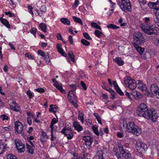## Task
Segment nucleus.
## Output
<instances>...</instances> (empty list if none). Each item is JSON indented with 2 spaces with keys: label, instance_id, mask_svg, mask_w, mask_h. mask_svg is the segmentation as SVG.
Returning <instances> with one entry per match:
<instances>
[{
  "label": "nucleus",
  "instance_id": "obj_32",
  "mask_svg": "<svg viewBox=\"0 0 159 159\" xmlns=\"http://www.w3.org/2000/svg\"><path fill=\"white\" fill-rule=\"evenodd\" d=\"M27 146V151L28 152L31 154H33L34 152V150L32 147L31 146L26 144Z\"/></svg>",
  "mask_w": 159,
  "mask_h": 159
},
{
  "label": "nucleus",
  "instance_id": "obj_11",
  "mask_svg": "<svg viewBox=\"0 0 159 159\" xmlns=\"http://www.w3.org/2000/svg\"><path fill=\"white\" fill-rule=\"evenodd\" d=\"M120 153L122 157L126 159L129 158L131 157V154L127 149H124L122 146L119 147Z\"/></svg>",
  "mask_w": 159,
  "mask_h": 159
},
{
  "label": "nucleus",
  "instance_id": "obj_28",
  "mask_svg": "<svg viewBox=\"0 0 159 159\" xmlns=\"http://www.w3.org/2000/svg\"><path fill=\"white\" fill-rule=\"evenodd\" d=\"M60 21L64 25H70V21L67 18H62L60 19Z\"/></svg>",
  "mask_w": 159,
  "mask_h": 159
},
{
  "label": "nucleus",
  "instance_id": "obj_47",
  "mask_svg": "<svg viewBox=\"0 0 159 159\" xmlns=\"http://www.w3.org/2000/svg\"><path fill=\"white\" fill-rule=\"evenodd\" d=\"M123 19L122 18H120L119 20V24L121 26H126V24L125 23H123Z\"/></svg>",
  "mask_w": 159,
  "mask_h": 159
},
{
  "label": "nucleus",
  "instance_id": "obj_43",
  "mask_svg": "<svg viewBox=\"0 0 159 159\" xmlns=\"http://www.w3.org/2000/svg\"><path fill=\"white\" fill-rule=\"evenodd\" d=\"M79 4V2L78 0H75V2L72 6L73 9H75Z\"/></svg>",
  "mask_w": 159,
  "mask_h": 159
},
{
  "label": "nucleus",
  "instance_id": "obj_13",
  "mask_svg": "<svg viewBox=\"0 0 159 159\" xmlns=\"http://www.w3.org/2000/svg\"><path fill=\"white\" fill-rule=\"evenodd\" d=\"M9 105L10 108L12 110L16 112H19L21 110L19 105L17 103L15 100H13L12 102L10 103Z\"/></svg>",
  "mask_w": 159,
  "mask_h": 159
},
{
  "label": "nucleus",
  "instance_id": "obj_55",
  "mask_svg": "<svg viewBox=\"0 0 159 159\" xmlns=\"http://www.w3.org/2000/svg\"><path fill=\"white\" fill-rule=\"evenodd\" d=\"M36 91L39 93H43L44 91V89L41 88H39L37 89H35Z\"/></svg>",
  "mask_w": 159,
  "mask_h": 159
},
{
  "label": "nucleus",
  "instance_id": "obj_50",
  "mask_svg": "<svg viewBox=\"0 0 159 159\" xmlns=\"http://www.w3.org/2000/svg\"><path fill=\"white\" fill-rule=\"evenodd\" d=\"M1 118L3 120H7L8 118V116L5 114L2 115L1 116Z\"/></svg>",
  "mask_w": 159,
  "mask_h": 159
},
{
  "label": "nucleus",
  "instance_id": "obj_49",
  "mask_svg": "<svg viewBox=\"0 0 159 159\" xmlns=\"http://www.w3.org/2000/svg\"><path fill=\"white\" fill-rule=\"evenodd\" d=\"M28 8L29 10V12L31 14L33 15V13L32 11L33 9V7L31 5H29L28 6Z\"/></svg>",
  "mask_w": 159,
  "mask_h": 159
},
{
  "label": "nucleus",
  "instance_id": "obj_34",
  "mask_svg": "<svg viewBox=\"0 0 159 159\" xmlns=\"http://www.w3.org/2000/svg\"><path fill=\"white\" fill-rule=\"evenodd\" d=\"M103 153L102 151L101 150H99L98 151L97 155L98 157V159H103Z\"/></svg>",
  "mask_w": 159,
  "mask_h": 159
},
{
  "label": "nucleus",
  "instance_id": "obj_33",
  "mask_svg": "<svg viewBox=\"0 0 159 159\" xmlns=\"http://www.w3.org/2000/svg\"><path fill=\"white\" fill-rule=\"evenodd\" d=\"M92 129L94 133L97 136L99 135V133L98 132V126L96 125L93 126L92 128Z\"/></svg>",
  "mask_w": 159,
  "mask_h": 159
},
{
  "label": "nucleus",
  "instance_id": "obj_19",
  "mask_svg": "<svg viewBox=\"0 0 159 159\" xmlns=\"http://www.w3.org/2000/svg\"><path fill=\"white\" fill-rule=\"evenodd\" d=\"M54 85L62 93L65 94L66 92L63 89L62 85L60 83H58L57 81H56L54 84Z\"/></svg>",
  "mask_w": 159,
  "mask_h": 159
},
{
  "label": "nucleus",
  "instance_id": "obj_59",
  "mask_svg": "<svg viewBox=\"0 0 159 159\" xmlns=\"http://www.w3.org/2000/svg\"><path fill=\"white\" fill-rule=\"evenodd\" d=\"M108 91L111 93V95H113L114 96V95H115L116 94L115 92L111 89H110Z\"/></svg>",
  "mask_w": 159,
  "mask_h": 159
},
{
  "label": "nucleus",
  "instance_id": "obj_51",
  "mask_svg": "<svg viewBox=\"0 0 159 159\" xmlns=\"http://www.w3.org/2000/svg\"><path fill=\"white\" fill-rule=\"evenodd\" d=\"M117 136L119 138H122L124 137V135L122 133L119 132L117 133Z\"/></svg>",
  "mask_w": 159,
  "mask_h": 159
},
{
  "label": "nucleus",
  "instance_id": "obj_5",
  "mask_svg": "<svg viewBox=\"0 0 159 159\" xmlns=\"http://www.w3.org/2000/svg\"><path fill=\"white\" fill-rule=\"evenodd\" d=\"M118 4L123 11L125 12L131 11L132 7L129 0H122L121 3L119 2Z\"/></svg>",
  "mask_w": 159,
  "mask_h": 159
},
{
  "label": "nucleus",
  "instance_id": "obj_41",
  "mask_svg": "<svg viewBox=\"0 0 159 159\" xmlns=\"http://www.w3.org/2000/svg\"><path fill=\"white\" fill-rule=\"evenodd\" d=\"M2 131H6V132L9 131L11 129V126H8V127H2Z\"/></svg>",
  "mask_w": 159,
  "mask_h": 159
},
{
  "label": "nucleus",
  "instance_id": "obj_21",
  "mask_svg": "<svg viewBox=\"0 0 159 159\" xmlns=\"http://www.w3.org/2000/svg\"><path fill=\"white\" fill-rule=\"evenodd\" d=\"M73 126L75 129L78 132H80L83 130V127L76 121L74 122Z\"/></svg>",
  "mask_w": 159,
  "mask_h": 159
},
{
  "label": "nucleus",
  "instance_id": "obj_60",
  "mask_svg": "<svg viewBox=\"0 0 159 159\" xmlns=\"http://www.w3.org/2000/svg\"><path fill=\"white\" fill-rule=\"evenodd\" d=\"M4 148L3 145H1L0 143V154H2L3 153Z\"/></svg>",
  "mask_w": 159,
  "mask_h": 159
},
{
  "label": "nucleus",
  "instance_id": "obj_26",
  "mask_svg": "<svg viewBox=\"0 0 159 159\" xmlns=\"http://www.w3.org/2000/svg\"><path fill=\"white\" fill-rule=\"evenodd\" d=\"M83 139L85 141V144L88 149H89V136H84L83 137Z\"/></svg>",
  "mask_w": 159,
  "mask_h": 159
},
{
  "label": "nucleus",
  "instance_id": "obj_7",
  "mask_svg": "<svg viewBox=\"0 0 159 159\" xmlns=\"http://www.w3.org/2000/svg\"><path fill=\"white\" fill-rule=\"evenodd\" d=\"M159 117L156 111L154 110L149 109L147 112L145 118L150 119L153 121H156Z\"/></svg>",
  "mask_w": 159,
  "mask_h": 159
},
{
  "label": "nucleus",
  "instance_id": "obj_10",
  "mask_svg": "<svg viewBox=\"0 0 159 159\" xmlns=\"http://www.w3.org/2000/svg\"><path fill=\"white\" fill-rule=\"evenodd\" d=\"M136 148L138 152L140 153H143L147 148V146L144 143L138 142L136 143Z\"/></svg>",
  "mask_w": 159,
  "mask_h": 159
},
{
  "label": "nucleus",
  "instance_id": "obj_56",
  "mask_svg": "<svg viewBox=\"0 0 159 159\" xmlns=\"http://www.w3.org/2000/svg\"><path fill=\"white\" fill-rule=\"evenodd\" d=\"M40 10L43 11V12H45L47 10L46 7L45 5L42 6L40 8Z\"/></svg>",
  "mask_w": 159,
  "mask_h": 159
},
{
  "label": "nucleus",
  "instance_id": "obj_24",
  "mask_svg": "<svg viewBox=\"0 0 159 159\" xmlns=\"http://www.w3.org/2000/svg\"><path fill=\"white\" fill-rule=\"evenodd\" d=\"M113 60L115 61V62L119 66H122L124 64V62L122 60L121 57H116L115 59H113Z\"/></svg>",
  "mask_w": 159,
  "mask_h": 159
},
{
  "label": "nucleus",
  "instance_id": "obj_8",
  "mask_svg": "<svg viewBox=\"0 0 159 159\" xmlns=\"http://www.w3.org/2000/svg\"><path fill=\"white\" fill-rule=\"evenodd\" d=\"M138 88L139 90L142 91L145 95L149 96L150 93L147 89L146 84H143L142 81L139 80L138 81Z\"/></svg>",
  "mask_w": 159,
  "mask_h": 159
},
{
  "label": "nucleus",
  "instance_id": "obj_2",
  "mask_svg": "<svg viewBox=\"0 0 159 159\" xmlns=\"http://www.w3.org/2000/svg\"><path fill=\"white\" fill-rule=\"evenodd\" d=\"M140 26L143 31L147 34H157L158 33V31L157 29L155 28L153 25L142 24Z\"/></svg>",
  "mask_w": 159,
  "mask_h": 159
},
{
  "label": "nucleus",
  "instance_id": "obj_57",
  "mask_svg": "<svg viewBox=\"0 0 159 159\" xmlns=\"http://www.w3.org/2000/svg\"><path fill=\"white\" fill-rule=\"evenodd\" d=\"M81 85L83 87V89L84 90H86L87 89V88L86 87V85L84 82L83 81H81L80 82Z\"/></svg>",
  "mask_w": 159,
  "mask_h": 159
},
{
  "label": "nucleus",
  "instance_id": "obj_15",
  "mask_svg": "<svg viewBox=\"0 0 159 159\" xmlns=\"http://www.w3.org/2000/svg\"><path fill=\"white\" fill-rule=\"evenodd\" d=\"M15 142L16 145V147L18 152L22 153L24 152L25 151V145L21 142L16 143V140Z\"/></svg>",
  "mask_w": 159,
  "mask_h": 159
},
{
  "label": "nucleus",
  "instance_id": "obj_64",
  "mask_svg": "<svg viewBox=\"0 0 159 159\" xmlns=\"http://www.w3.org/2000/svg\"><path fill=\"white\" fill-rule=\"evenodd\" d=\"M70 86L71 87V89L74 91H75L76 89V86L74 84H72L70 85Z\"/></svg>",
  "mask_w": 159,
  "mask_h": 159
},
{
  "label": "nucleus",
  "instance_id": "obj_4",
  "mask_svg": "<svg viewBox=\"0 0 159 159\" xmlns=\"http://www.w3.org/2000/svg\"><path fill=\"white\" fill-rule=\"evenodd\" d=\"M134 42L133 45L134 43L136 44H141L145 42V39L142 33L138 32L134 34Z\"/></svg>",
  "mask_w": 159,
  "mask_h": 159
},
{
  "label": "nucleus",
  "instance_id": "obj_30",
  "mask_svg": "<svg viewBox=\"0 0 159 159\" xmlns=\"http://www.w3.org/2000/svg\"><path fill=\"white\" fill-rule=\"evenodd\" d=\"M58 121V120L56 118H54L52 119L50 125V128L51 129L54 130L53 128V125L54 124H56Z\"/></svg>",
  "mask_w": 159,
  "mask_h": 159
},
{
  "label": "nucleus",
  "instance_id": "obj_62",
  "mask_svg": "<svg viewBox=\"0 0 159 159\" xmlns=\"http://www.w3.org/2000/svg\"><path fill=\"white\" fill-rule=\"evenodd\" d=\"M68 40L70 42V43L72 44L73 43V40L72 38V37L70 35L68 37Z\"/></svg>",
  "mask_w": 159,
  "mask_h": 159
},
{
  "label": "nucleus",
  "instance_id": "obj_39",
  "mask_svg": "<svg viewBox=\"0 0 159 159\" xmlns=\"http://www.w3.org/2000/svg\"><path fill=\"white\" fill-rule=\"evenodd\" d=\"M94 34L96 36L100 38L102 34V33L98 30H96L94 31Z\"/></svg>",
  "mask_w": 159,
  "mask_h": 159
},
{
  "label": "nucleus",
  "instance_id": "obj_36",
  "mask_svg": "<svg viewBox=\"0 0 159 159\" xmlns=\"http://www.w3.org/2000/svg\"><path fill=\"white\" fill-rule=\"evenodd\" d=\"M68 55L69 57L70 58L72 61H73V62H75V59L74 56L73 55V53L72 52H69L68 53Z\"/></svg>",
  "mask_w": 159,
  "mask_h": 159
},
{
  "label": "nucleus",
  "instance_id": "obj_45",
  "mask_svg": "<svg viewBox=\"0 0 159 159\" xmlns=\"http://www.w3.org/2000/svg\"><path fill=\"white\" fill-rule=\"evenodd\" d=\"M7 159H17L16 156L12 154H9L7 155Z\"/></svg>",
  "mask_w": 159,
  "mask_h": 159
},
{
  "label": "nucleus",
  "instance_id": "obj_17",
  "mask_svg": "<svg viewBox=\"0 0 159 159\" xmlns=\"http://www.w3.org/2000/svg\"><path fill=\"white\" fill-rule=\"evenodd\" d=\"M38 53L43 57L47 63H48L50 61L49 56L48 53L46 54L42 50H39L38 51Z\"/></svg>",
  "mask_w": 159,
  "mask_h": 159
},
{
  "label": "nucleus",
  "instance_id": "obj_3",
  "mask_svg": "<svg viewBox=\"0 0 159 159\" xmlns=\"http://www.w3.org/2000/svg\"><path fill=\"white\" fill-rule=\"evenodd\" d=\"M148 110V106L145 104L142 103L137 108L136 112L139 116L145 118Z\"/></svg>",
  "mask_w": 159,
  "mask_h": 159
},
{
  "label": "nucleus",
  "instance_id": "obj_52",
  "mask_svg": "<svg viewBox=\"0 0 159 159\" xmlns=\"http://www.w3.org/2000/svg\"><path fill=\"white\" fill-rule=\"evenodd\" d=\"M26 120L28 124L29 125H30L32 124V120L30 116H28L26 118Z\"/></svg>",
  "mask_w": 159,
  "mask_h": 159
},
{
  "label": "nucleus",
  "instance_id": "obj_14",
  "mask_svg": "<svg viewBox=\"0 0 159 159\" xmlns=\"http://www.w3.org/2000/svg\"><path fill=\"white\" fill-rule=\"evenodd\" d=\"M14 127L16 132L18 134L21 133L23 130V125L19 121H16L15 122Z\"/></svg>",
  "mask_w": 159,
  "mask_h": 159
},
{
  "label": "nucleus",
  "instance_id": "obj_42",
  "mask_svg": "<svg viewBox=\"0 0 159 159\" xmlns=\"http://www.w3.org/2000/svg\"><path fill=\"white\" fill-rule=\"evenodd\" d=\"M84 115L82 113H79L78 119L80 120L82 123H83L84 121Z\"/></svg>",
  "mask_w": 159,
  "mask_h": 159
},
{
  "label": "nucleus",
  "instance_id": "obj_12",
  "mask_svg": "<svg viewBox=\"0 0 159 159\" xmlns=\"http://www.w3.org/2000/svg\"><path fill=\"white\" fill-rule=\"evenodd\" d=\"M152 93L159 99V88L156 84H152L150 87Z\"/></svg>",
  "mask_w": 159,
  "mask_h": 159
},
{
  "label": "nucleus",
  "instance_id": "obj_18",
  "mask_svg": "<svg viewBox=\"0 0 159 159\" xmlns=\"http://www.w3.org/2000/svg\"><path fill=\"white\" fill-rule=\"evenodd\" d=\"M68 126H66L61 131V133L64 134L65 135L68 134L69 132H71L72 131L71 127V125L69 124L68 125Z\"/></svg>",
  "mask_w": 159,
  "mask_h": 159
},
{
  "label": "nucleus",
  "instance_id": "obj_31",
  "mask_svg": "<svg viewBox=\"0 0 159 159\" xmlns=\"http://www.w3.org/2000/svg\"><path fill=\"white\" fill-rule=\"evenodd\" d=\"M58 108L55 105H50L49 109L50 111L55 113L56 112V110L58 109Z\"/></svg>",
  "mask_w": 159,
  "mask_h": 159
},
{
  "label": "nucleus",
  "instance_id": "obj_38",
  "mask_svg": "<svg viewBox=\"0 0 159 159\" xmlns=\"http://www.w3.org/2000/svg\"><path fill=\"white\" fill-rule=\"evenodd\" d=\"M91 25L93 28H96L97 29L101 30V28L99 26L97 23L95 22H92L91 23Z\"/></svg>",
  "mask_w": 159,
  "mask_h": 159
},
{
  "label": "nucleus",
  "instance_id": "obj_54",
  "mask_svg": "<svg viewBox=\"0 0 159 159\" xmlns=\"http://www.w3.org/2000/svg\"><path fill=\"white\" fill-rule=\"evenodd\" d=\"M27 115L28 116H30V117H32L34 118V114L31 113L30 112L28 111L27 112Z\"/></svg>",
  "mask_w": 159,
  "mask_h": 159
},
{
  "label": "nucleus",
  "instance_id": "obj_16",
  "mask_svg": "<svg viewBox=\"0 0 159 159\" xmlns=\"http://www.w3.org/2000/svg\"><path fill=\"white\" fill-rule=\"evenodd\" d=\"M148 5L150 8L153 9L154 11L159 7V0H157L155 2H150L148 3Z\"/></svg>",
  "mask_w": 159,
  "mask_h": 159
},
{
  "label": "nucleus",
  "instance_id": "obj_37",
  "mask_svg": "<svg viewBox=\"0 0 159 159\" xmlns=\"http://www.w3.org/2000/svg\"><path fill=\"white\" fill-rule=\"evenodd\" d=\"M68 139H71L73 137V131H72L71 132H69V133L65 135Z\"/></svg>",
  "mask_w": 159,
  "mask_h": 159
},
{
  "label": "nucleus",
  "instance_id": "obj_25",
  "mask_svg": "<svg viewBox=\"0 0 159 159\" xmlns=\"http://www.w3.org/2000/svg\"><path fill=\"white\" fill-rule=\"evenodd\" d=\"M139 45L140 44H136L134 43V45H133L137 51L140 55H141L143 53L144 51V49L143 48H142L141 47L139 46L138 45Z\"/></svg>",
  "mask_w": 159,
  "mask_h": 159
},
{
  "label": "nucleus",
  "instance_id": "obj_53",
  "mask_svg": "<svg viewBox=\"0 0 159 159\" xmlns=\"http://www.w3.org/2000/svg\"><path fill=\"white\" fill-rule=\"evenodd\" d=\"M53 130H54L51 129V137L50 139H51V141H53L54 139H56V137L54 136H53Z\"/></svg>",
  "mask_w": 159,
  "mask_h": 159
},
{
  "label": "nucleus",
  "instance_id": "obj_22",
  "mask_svg": "<svg viewBox=\"0 0 159 159\" xmlns=\"http://www.w3.org/2000/svg\"><path fill=\"white\" fill-rule=\"evenodd\" d=\"M49 139V137L47 134L44 131L42 132L40 136V140L41 142H45Z\"/></svg>",
  "mask_w": 159,
  "mask_h": 159
},
{
  "label": "nucleus",
  "instance_id": "obj_9",
  "mask_svg": "<svg viewBox=\"0 0 159 159\" xmlns=\"http://www.w3.org/2000/svg\"><path fill=\"white\" fill-rule=\"evenodd\" d=\"M68 99L75 107H77L76 96L75 95L74 92L72 90L69 91L68 95Z\"/></svg>",
  "mask_w": 159,
  "mask_h": 159
},
{
  "label": "nucleus",
  "instance_id": "obj_27",
  "mask_svg": "<svg viewBox=\"0 0 159 159\" xmlns=\"http://www.w3.org/2000/svg\"><path fill=\"white\" fill-rule=\"evenodd\" d=\"M58 52L63 56H65L66 54L64 52L63 50L61 48V46L59 44H58L57 46Z\"/></svg>",
  "mask_w": 159,
  "mask_h": 159
},
{
  "label": "nucleus",
  "instance_id": "obj_35",
  "mask_svg": "<svg viewBox=\"0 0 159 159\" xmlns=\"http://www.w3.org/2000/svg\"><path fill=\"white\" fill-rule=\"evenodd\" d=\"M73 20L75 22L80 23L81 25H82V22L81 19L79 18L73 16L72 17Z\"/></svg>",
  "mask_w": 159,
  "mask_h": 159
},
{
  "label": "nucleus",
  "instance_id": "obj_20",
  "mask_svg": "<svg viewBox=\"0 0 159 159\" xmlns=\"http://www.w3.org/2000/svg\"><path fill=\"white\" fill-rule=\"evenodd\" d=\"M113 85L116 90V92L120 95L122 96L124 95L123 93L121 91L120 88L118 86L116 81H114L113 82Z\"/></svg>",
  "mask_w": 159,
  "mask_h": 159
},
{
  "label": "nucleus",
  "instance_id": "obj_40",
  "mask_svg": "<svg viewBox=\"0 0 159 159\" xmlns=\"http://www.w3.org/2000/svg\"><path fill=\"white\" fill-rule=\"evenodd\" d=\"M81 43L82 44L86 46H88L89 44V42L84 39H81Z\"/></svg>",
  "mask_w": 159,
  "mask_h": 159
},
{
  "label": "nucleus",
  "instance_id": "obj_46",
  "mask_svg": "<svg viewBox=\"0 0 159 159\" xmlns=\"http://www.w3.org/2000/svg\"><path fill=\"white\" fill-rule=\"evenodd\" d=\"M37 31V29L35 28H32L30 30V32L33 34L34 36L36 37V33Z\"/></svg>",
  "mask_w": 159,
  "mask_h": 159
},
{
  "label": "nucleus",
  "instance_id": "obj_58",
  "mask_svg": "<svg viewBox=\"0 0 159 159\" xmlns=\"http://www.w3.org/2000/svg\"><path fill=\"white\" fill-rule=\"evenodd\" d=\"M83 35L84 37L87 39H89V36L88 34L86 33H83Z\"/></svg>",
  "mask_w": 159,
  "mask_h": 159
},
{
  "label": "nucleus",
  "instance_id": "obj_63",
  "mask_svg": "<svg viewBox=\"0 0 159 159\" xmlns=\"http://www.w3.org/2000/svg\"><path fill=\"white\" fill-rule=\"evenodd\" d=\"M57 39L59 40H62L63 39L60 33L57 34Z\"/></svg>",
  "mask_w": 159,
  "mask_h": 159
},
{
  "label": "nucleus",
  "instance_id": "obj_1",
  "mask_svg": "<svg viewBox=\"0 0 159 159\" xmlns=\"http://www.w3.org/2000/svg\"><path fill=\"white\" fill-rule=\"evenodd\" d=\"M126 128L127 131L137 136H139L141 133L140 128L136 125L134 122H129L126 125Z\"/></svg>",
  "mask_w": 159,
  "mask_h": 159
},
{
  "label": "nucleus",
  "instance_id": "obj_44",
  "mask_svg": "<svg viewBox=\"0 0 159 159\" xmlns=\"http://www.w3.org/2000/svg\"><path fill=\"white\" fill-rule=\"evenodd\" d=\"M107 27L108 28H111L113 29H116L119 28L118 27L115 25H114L113 24H109L107 25Z\"/></svg>",
  "mask_w": 159,
  "mask_h": 159
},
{
  "label": "nucleus",
  "instance_id": "obj_6",
  "mask_svg": "<svg viewBox=\"0 0 159 159\" xmlns=\"http://www.w3.org/2000/svg\"><path fill=\"white\" fill-rule=\"evenodd\" d=\"M124 82L126 86L131 90L134 89L137 87L135 81L130 76L125 77L124 79Z\"/></svg>",
  "mask_w": 159,
  "mask_h": 159
},
{
  "label": "nucleus",
  "instance_id": "obj_48",
  "mask_svg": "<svg viewBox=\"0 0 159 159\" xmlns=\"http://www.w3.org/2000/svg\"><path fill=\"white\" fill-rule=\"evenodd\" d=\"M5 14L6 15L9 16L10 17L15 16L14 13H11L10 11L6 12L5 13Z\"/></svg>",
  "mask_w": 159,
  "mask_h": 159
},
{
  "label": "nucleus",
  "instance_id": "obj_29",
  "mask_svg": "<svg viewBox=\"0 0 159 159\" xmlns=\"http://www.w3.org/2000/svg\"><path fill=\"white\" fill-rule=\"evenodd\" d=\"M39 27L44 33L47 32V26L45 24L41 23L39 25Z\"/></svg>",
  "mask_w": 159,
  "mask_h": 159
},
{
  "label": "nucleus",
  "instance_id": "obj_23",
  "mask_svg": "<svg viewBox=\"0 0 159 159\" xmlns=\"http://www.w3.org/2000/svg\"><path fill=\"white\" fill-rule=\"evenodd\" d=\"M0 21L2 24H3L7 28L10 29L11 28L10 24L7 20L1 17L0 18Z\"/></svg>",
  "mask_w": 159,
  "mask_h": 159
},
{
  "label": "nucleus",
  "instance_id": "obj_61",
  "mask_svg": "<svg viewBox=\"0 0 159 159\" xmlns=\"http://www.w3.org/2000/svg\"><path fill=\"white\" fill-rule=\"evenodd\" d=\"M27 94L30 98H31L33 96L32 93H31L30 90H28L27 91Z\"/></svg>",
  "mask_w": 159,
  "mask_h": 159
}]
</instances>
